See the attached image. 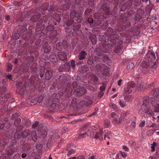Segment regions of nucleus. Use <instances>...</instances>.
<instances>
[{"mask_svg":"<svg viewBox=\"0 0 159 159\" xmlns=\"http://www.w3.org/2000/svg\"><path fill=\"white\" fill-rule=\"evenodd\" d=\"M104 139L105 140H107V139H110V138L109 136L110 134V132L108 131L107 130H104Z\"/></svg>","mask_w":159,"mask_h":159,"instance_id":"nucleus-10","label":"nucleus"},{"mask_svg":"<svg viewBox=\"0 0 159 159\" xmlns=\"http://www.w3.org/2000/svg\"><path fill=\"white\" fill-rule=\"evenodd\" d=\"M157 153H155V155L156 156L155 157H154L153 156H150L149 157V159H158V157L157 156L158 155Z\"/></svg>","mask_w":159,"mask_h":159,"instance_id":"nucleus-26","label":"nucleus"},{"mask_svg":"<svg viewBox=\"0 0 159 159\" xmlns=\"http://www.w3.org/2000/svg\"><path fill=\"white\" fill-rule=\"evenodd\" d=\"M42 101V98H41V99H40V98H39V99L38 100V102L40 103V102Z\"/></svg>","mask_w":159,"mask_h":159,"instance_id":"nucleus-52","label":"nucleus"},{"mask_svg":"<svg viewBox=\"0 0 159 159\" xmlns=\"http://www.w3.org/2000/svg\"><path fill=\"white\" fill-rule=\"evenodd\" d=\"M75 151L73 149H72L70 151H69L67 154L68 156H70L72 154L75 153Z\"/></svg>","mask_w":159,"mask_h":159,"instance_id":"nucleus-31","label":"nucleus"},{"mask_svg":"<svg viewBox=\"0 0 159 159\" xmlns=\"http://www.w3.org/2000/svg\"><path fill=\"white\" fill-rule=\"evenodd\" d=\"M78 159H85V158L84 155H80L78 157Z\"/></svg>","mask_w":159,"mask_h":159,"instance_id":"nucleus-41","label":"nucleus"},{"mask_svg":"<svg viewBox=\"0 0 159 159\" xmlns=\"http://www.w3.org/2000/svg\"><path fill=\"white\" fill-rule=\"evenodd\" d=\"M94 157L93 156H90V157H89V159H94Z\"/></svg>","mask_w":159,"mask_h":159,"instance_id":"nucleus-50","label":"nucleus"},{"mask_svg":"<svg viewBox=\"0 0 159 159\" xmlns=\"http://www.w3.org/2000/svg\"><path fill=\"white\" fill-rule=\"evenodd\" d=\"M110 121L106 119L105 120L104 124L105 125H106L105 126H106V127H107L108 126L110 125Z\"/></svg>","mask_w":159,"mask_h":159,"instance_id":"nucleus-29","label":"nucleus"},{"mask_svg":"<svg viewBox=\"0 0 159 159\" xmlns=\"http://www.w3.org/2000/svg\"><path fill=\"white\" fill-rule=\"evenodd\" d=\"M136 125L135 122L133 121L130 124V126L131 128L134 129Z\"/></svg>","mask_w":159,"mask_h":159,"instance_id":"nucleus-28","label":"nucleus"},{"mask_svg":"<svg viewBox=\"0 0 159 159\" xmlns=\"http://www.w3.org/2000/svg\"><path fill=\"white\" fill-rule=\"evenodd\" d=\"M126 98H128V96H125V100H127L128 101H129V99H127Z\"/></svg>","mask_w":159,"mask_h":159,"instance_id":"nucleus-55","label":"nucleus"},{"mask_svg":"<svg viewBox=\"0 0 159 159\" xmlns=\"http://www.w3.org/2000/svg\"><path fill=\"white\" fill-rule=\"evenodd\" d=\"M143 84L142 83H140L139 85L138 86V90H139L143 88Z\"/></svg>","mask_w":159,"mask_h":159,"instance_id":"nucleus-35","label":"nucleus"},{"mask_svg":"<svg viewBox=\"0 0 159 159\" xmlns=\"http://www.w3.org/2000/svg\"><path fill=\"white\" fill-rule=\"evenodd\" d=\"M104 134V132H103V129L102 128H100L99 129V133H98L96 134L94 136L93 133H89V132L88 131L82 134H80L79 136L78 137V138L80 139L82 138L85 137L86 135L87 136H89L90 137H94V138L96 139H98L101 137H102V135ZM101 139V138L100 139Z\"/></svg>","mask_w":159,"mask_h":159,"instance_id":"nucleus-2","label":"nucleus"},{"mask_svg":"<svg viewBox=\"0 0 159 159\" xmlns=\"http://www.w3.org/2000/svg\"><path fill=\"white\" fill-rule=\"evenodd\" d=\"M12 68V66L11 65H8V70H10Z\"/></svg>","mask_w":159,"mask_h":159,"instance_id":"nucleus-43","label":"nucleus"},{"mask_svg":"<svg viewBox=\"0 0 159 159\" xmlns=\"http://www.w3.org/2000/svg\"><path fill=\"white\" fill-rule=\"evenodd\" d=\"M122 81V80L121 79H120L118 82V85L119 86H120L122 84L121 83Z\"/></svg>","mask_w":159,"mask_h":159,"instance_id":"nucleus-37","label":"nucleus"},{"mask_svg":"<svg viewBox=\"0 0 159 159\" xmlns=\"http://www.w3.org/2000/svg\"><path fill=\"white\" fill-rule=\"evenodd\" d=\"M155 123H153L152 124L150 125V126H148V127L149 128H151V127H154L155 125Z\"/></svg>","mask_w":159,"mask_h":159,"instance_id":"nucleus-45","label":"nucleus"},{"mask_svg":"<svg viewBox=\"0 0 159 159\" xmlns=\"http://www.w3.org/2000/svg\"><path fill=\"white\" fill-rule=\"evenodd\" d=\"M39 123L38 121L36 122L35 123L32 125L33 127L34 128L36 127L38 125Z\"/></svg>","mask_w":159,"mask_h":159,"instance_id":"nucleus-36","label":"nucleus"},{"mask_svg":"<svg viewBox=\"0 0 159 159\" xmlns=\"http://www.w3.org/2000/svg\"><path fill=\"white\" fill-rule=\"evenodd\" d=\"M106 86L105 84H103L102 86H101L100 88V90L102 91H103L105 90V88Z\"/></svg>","mask_w":159,"mask_h":159,"instance_id":"nucleus-25","label":"nucleus"},{"mask_svg":"<svg viewBox=\"0 0 159 159\" xmlns=\"http://www.w3.org/2000/svg\"><path fill=\"white\" fill-rule=\"evenodd\" d=\"M43 74H40L39 75V76L41 78H42L43 77Z\"/></svg>","mask_w":159,"mask_h":159,"instance_id":"nucleus-54","label":"nucleus"},{"mask_svg":"<svg viewBox=\"0 0 159 159\" xmlns=\"http://www.w3.org/2000/svg\"><path fill=\"white\" fill-rule=\"evenodd\" d=\"M92 126L93 127V128H92L93 129V132H94V130L95 129H97L99 127L97 125H93Z\"/></svg>","mask_w":159,"mask_h":159,"instance_id":"nucleus-40","label":"nucleus"},{"mask_svg":"<svg viewBox=\"0 0 159 159\" xmlns=\"http://www.w3.org/2000/svg\"><path fill=\"white\" fill-rule=\"evenodd\" d=\"M21 121V120L20 118H17L14 122V125L16 126H17L20 123Z\"/></svg>","mask_w":159,"mask_h":159,"instance_id":"nucleus-16","label":"nucleus"},{"mask_svg":"<svg viewBox=\"0 0 159 159\" xmlns=\"http://www.w3.org/2000/svg\"><path fill=\"white\" fill-rule=\"evenodd\" d=\"M145 121L143 120L139 124V126L140 127H142L145 126Z\"/></svg>","mask_w":159,"mask_h":159,"instance_id":"nucleus-27","label":"nucleus"},{"mask_svg":"<svg viewBox=\"0 0 159 159\" xmlns=\"http://www.w3.org/2000/svg\"><path fill=\"white\" fill-rule=\"evenodd\" d=\"M96 68L98 71L103 72L105 68V66L103 64H98L96 66Z\"/></svg>","mask_w":159,"mask_h":159,"instance_id":"nucleus-8","label":"nucleus"},{"mask_svg":"<svg viewBox=\"0 0 159 159\" xmlns=\"http://www.w3.org/2000/svg\"><path fill=\"white\" fill-rule=\"evenodd\" d=\"M22 84H23L21 82H18L16 84L17 87L22 86Z\"/></svg>","mask_w":159,"mask_h":159,"instance_id":"nucleus-38","label":"nucleus"},{"mask_svg":"<svg viewBox=\"0 0 159 159\" xmlns=\"http://www.w3.org/2000/svg\"><path fill=\"white\" fill-rule=\"evenodd\" d=\"M157 118L158 119V121H159V116L157 117Z\"/></svg>","mask_w":159,"mask_h":159,"instance_id":"nucleus-62","label":"nucleus"},{"mask_svg":"<svg viewBox=\"0 0 159 159\" xmlns=\"http://www.w3.org/2000/svg\"><path fill=\"white\" fill-rule=\"evenodd\" d=\"M49 159H52V158L51 157H49Z\"/></svg>","mask_w":159,"mask_h":159,"instance_id":"nucleus-59","label":"nucleus"},{"mask_svg":"<svg viewBox=\"0 0 159 159\" xmlns=\"http://www.w3.org/2000/svg\"><path fill=\"white\" fill-rule=\"evenodd\" d=\"M49 72H46L45 73V76L46 80H49L51 78V75H49Z\"/></svg>","mask_w":159,"mask_h":159,"instance_id":"nucleus-20","label":"nucleus"},{"mask_svg":"<svg viewBox=\"0 0 159 159\" xmlns=\"http://www.w3.org/2000/svg\"><path fill=\"white\" fill-rule=\"evenodd\" d=\"M122 148L126 152H129V148L125 145H123L122 146Z\"/></svg>","mask_w":159,"mask_h":159,"instance_id":"nucleus-32","label":"nucleus"},{"mask_svg":"<svg viewBox=\"0 0 159 159\" xmlns=\"http://www.w3.org/2000/svg\"><path fill=\"white\" fill-rule=\"evenodd\" d=\"M90 125V124L89 123H88L85 125L84 127V128H88Z\"/></svg>","mask_w":159,"mask_h":159,"instance_id":"nucleus-42","label":"nucleus"},{"mask_svg":"<svg viewBox=\"0 0 159 159\" xmlns=\"http://www.w3.org/2000/svg\"><path fill=\"white\" fill-rule=\"evenodd\" d=\"M120 154L124 158H125L127 156V154H126L125 152H122L121 151H120Z\"/></svg>","mask_w":159,"mask_h":159,"instance_id":"nucleus-30","label":"nucleus"},{"mask_svg":"<svg viewBox=\"0 0 159 159\" xmlns=\"http://www.w3.org/2000/svg\"><path fill=\"white\" fill-rule=\"evenodd\" d=\"M125 91L126 93H130L132 92V88L127 86V88L125 89Z\"/></svg>","mask_w":159,"mask_h":159,"instance_id":"nucleus-18","label":"nucleus"},{"mask_svg":"<svg viewBox=\"0 0 159 159\" xmlns=\"http://www.w3.org/2000/svg\"><path fill=\"white\" fill-rule=\"evenodd\" d=\"M153 93L152 97L144 99L143 102V105L146 108L144 110L145 113L151 116L154 115V111L159 112V89H155Z\"/></svg>","mask_w":159,"mask_h":159,"instance_id":"nucleus-1","label":"nucleus"},{"mask_svg":"<svg viewBox=\"0 0 159 159\" xmlns=\"http://www.w3.org/2000/svg\"><path fill=\"white\" fill-rule=\"evenodd\" d=\"M50 38H52V39H53L52 37H51V36H50Z\"/></svg>","mask_w":159,"mask_h":159,"instance_id":"nucleus-64","label":"nucleus"},{"mask_svg":"<svg viewBox=\"0 0 159 159\" xmlns=\"http://www.w3.org/2000/svg\"><path fill=\"white\" fill-rule=\"evenodd\" d=\"M117 94H115L112 97V98H116V97H117Z\"/></svg>","mask_w":159,"mask_h":159,"instance_id":"nucleus-51","label":"nucleus"},{"mask_svg":"<svg viewBox=\"0 0 159 159\" xmlns=\"http://www.w3.org/2000/svg\"><path fill=\"white\" fill-rule=\"evenodd\" d=\"M107 144L108 145L109 144V141H108V142H107Z\"/></svg>","mask_w":159,"mask_h":159,"instance_id":"nucleus-57","label":"nucleus"},{"mask_svg":"<svg viewBox=\"0 0 159 159\" xmlns=\"http://www.w3.org/2000/svg\"><path fill=\"white\" fill-rule=\"evenodd\" d=\"M93 57H90L88 59L87 63L89 65H91L93 63Z\"/></svg>","mask_w":159,"mask_h":159,"instance_id":"nucleus-17","label":"nucleus"},{"mask_svg":"<svg viewBox=\"0 0 159 159\" xmlns=\"http://www.w3.org/2000/svg\"><path fill=\"white\" fill-rule=\"evenodd\" d=\"M87 93L86 89L83 87L77 89L74 91L75 94L77 97H80L85 94Z\"/></svg>","mask_w":159,"mask_h":159,"instance_id":"nucleus-3","label":"nucleus"},{"mask_svg":"<svg viewBox=\"0 0 159 159\" xmlns=\"http://www.w3.org/2000/svg\"><path fill=\"white\" fill-rule=\"evenodd\" d=\"M127 86L131 88H133L135 86V84L133 82H131Z\"/></svg>","mask_w":159,"mask_h":159,"instance_id":"nucleus-24","label":"nucleus"},{"mask_svg":"<svg viewBox=\"0 0 159 159\" xmlns=\"http://www.w3.org/2000/svg\"><path fill=\"white\" fill-rule=\"evenodd\" d=\"M129 113L128 112L122 113H121V116H120L119 119L120 120V119L121 117L122 118H124L126 116H127L128 115Z\"/></svg>","mask_w":159,"mask_h":159,"instance_id":"nucleus-23","label":"nucleus"},{"mask_svg":"<svg viewBox=\"0 0 159 159\" xmlns=\"http://www.w3.org/2000/svg\"><path fill=\"white\" fill-rule=\"evenodd\" d=\"M130 24L129 22L128 23V26H130Z\"/></svg>","mask_w":159,"mask_h":159,"instance_id":"nucleus-58","label":"nucleus"},{"mask_svg":"<svg viewBox=\"0 0 159 159\" xmlns=\"http://www.w3.org/2000/svg\"><path fill=\"white\" fill-rule=\"evenodd\" d=\"M39 15H36V16L34 15V16H32L31 18L30 19L32 21L34 22V21H35L37 20H38V19L39 18Z\"/></svg>","mask_w":159,"mask_h":159,"instance_id":"nucleus-14","label":"nucleus"},{"mask_svg":"<svg viewBox=\"0 0 159 159\" xmlns=\"http://www.w3.org/2000/svg\"><path fill=\"white\" fill-rule=\"evenodd\" d=\"M132 144H134V142H132Z\"/></svg>","mask_w":159,"mask_h":159,"instance_id":"nucleus-63","label":"nucleus"},{"mask_svg":"<svg viewBox=\"0 0 159 159\" xmlns=\"http://www.w3.org/2000/svg\"><path fill=\"white\" fill-rule=\"evenodd\" d=\"M93 79L94 81L97 82L98 80V78L96 76L93 77Z\"/></svg>","mask_w":159,"mask_h":159,"instance_id":"nucleus-39","label":"nucleus"},{"mask_svg":"<svg viewBox=\"0 0 159 159\" xmlns=\"http://www.w3.org/2000/svg\"><path fill=\"white\" fill-rule=\"evenodd\" d=\"M4 126V125L3 124H0V129H2Z\"/></svg>","mask_w":159,"mask_h":159,"instance_id":"nucleus-48","label":"nucleus"},{"mask_svg":"<svg viewBox=\"0 0 159 159\" xmlns=\"http://www.w3.org/2000/svg\"><path fill=\"white\" fill-rule=\"evenodd\" d=\"M119 104L120 106L122 107H124L126 105L125 102L123 100H120L119 102Z\"/></svg>","mask_w":159,"mask_h":159,"instance_id":"nucleus-15","label":"nucleus"},{"mask_svg":"<svg viewBox=\"0 0 159 159\" xmlns=\"http://www.w3.org/2000/svg\"><path fill=\"white\" fill-rule=\"evenodd\" d=\"M70 64L72 67H73V69H75V62L74 60H72L70 63Z\"/></svg>","mask_w":159,"mask_h":159,"instance_id":"nucleus-33","label":"nucleus"},{"mask_svg":"<svg viewBox=\"0 0 159 159\" xmlns=\"http://www.w3.org/2000/svg\"><path fill=\"white\" fill-rule=\"evenodd\" d=\"M71 104L72 106L74 107L77 104L76 99L75 98H74L72 99V100L71 101Z\"/></svg>","mask_w":159,"mask_h":159,"instance_id":"nucleus-19","label":"nucleus"},{"mask_svg":"<svg viewBox=\"0 0 159 159\" xmlns=\"http://www.w3.org/2000/svg\"><path fill=\"white\" fill-rule=\"evenodd\" d=\"M109 106L110 107L112 108L115 111H117L118 110L117 106L114 103H110L109 104Z\"/></svg>","mask_w":159,"mask_h":159,"instance_id":"nucleus-11","label":"nucleus"},{"mask_svg":"<svg viewBox=\"0 0 159 159\" xmlns=\"http://www.w3.org/2000/svg\"><path fill=\"white\" fill-rule=\"evenodd\" d=\"M147 57H148L150 59V60L148 59L149 61H153L155 60V55L154 53L152 52H151L150 53H148V54L147 55Z\"/></svg>","mask_w":159,"mask_h":159,"instance_id":"nucleus-9","label":"nucleus"},{"mask_svg":"<svg viewBox=\"0 0 159 159\" xmlns=\"http://www.w3.org/2000/svg\"><path fill=\"white\" fill-rule=\"evenodd\" d=\"M157 146V143L155 142H154L152 144H151V148L152 149L151 151L153 152L155 150V147Z\"/></svg>","mask_w":159,"mask_h":159,"instance_id":"nucleus-13","label":"nucleus"},{"mask_svg":"<svg viewBox=\"0 0 159 159\" xmlns=\"http://www.w3.org/2000/svg\"><path fill=\"white\" fill-rule=\"evenodd\" d=\"M109 116V118H114L113 120V122H115L116 124H117L118 123L117 118L119 117V116L117 115L115 112H112L110 115Z\"/></svg>","mask_w":159,"mask_h":159,"instance_id":"nucleus-5","label":"nucleus"},{"mask_svg":"<svg viewBox=\"0 0 159 159\" xmlns=\"http://www.w3.org/2000/svg\"><path fill=\"white\" fill-rule=\"evenodd\" d=\"M68 159H77L76 157H73L71 158H70Z\"/></svg>","mask_w":159,"mask_h":159,"instance_id":"nucleus-53","label":"nucleus"},{"mask_svg":"<svg viewBox=\"0 0 159 159\" xmlns=\"http://www.w3.org/2000/svg\"><path fill=\"white\" fill-rule=\"evenodd\" d=\"M11 75H8L7 76V78L8 79L10 80H11Z\"/></svg>","mask_w":159,"mask_h":159,"instance_id":"nucleus-49","label":"nucleus"},{"mask_svg":"<svg viewBox=\"0 0 159 159\" xmlns=\"http://www.w3.org/2000/svg\"><path fill=\"white\" fill-rule=\"evenodd\" d=\"M26 156V154L25 153H23L21 155V157L22 158H25Z\"/></svg>","mask_w":159,"mask_h":159,"instance_id":"nucleus-44","label":"nucleus"},{"mask_svg":"<svg viewBox=\"0 0 159 159\" xmlns=\"http://www.w3.org/2000/svg\"><path fill=\"white\" fill-rule=\"evenodd\" d=\"M96 113H97L96 112H93L91 115H89L88 116L89 117H91L92 116H94V115H95L96 114Z\"/></svg>","mask_w":159,"mask_h":159,"instance_id":"nucleus-47","label":"nucleus"},{"mask_svg":"<svg viewBox=\"0 0 159 159\" xmlns=\"http://www.w3.org/2000/svg\"><path fill=\"white\" fill-rule=\"evenodd\" d=\"M41 134L43 136V137L46 136L47 134V132L45 130H43Z\"/></svg>","mask_w":159,"mask_h":159,"instance_id":"nucleus-34","label":"nucleus"},{"mask_svg":"<svg viewBox=\"0 0 159 159\" xmlns=\"http://www.w3.org/2000/svg\"><path fill=\"white\" fill-rule=\"evenodd\" d=\"M56 106V103H53L52 104L50 107V111H53L55 109Z\"/></svg>","mask_w":159,"mask_h":159,"instance_id":"nucleus-22","label":"nucleus"},{"mask_svg":"<svg viewBox=\"0 0 159 159\" xmlns=\"http://www.w3.org/2000/svg\"><path fill=\"white\" fill-rule=\"evenodd\" d=\"M134 67V64L133 62L128 63L127 66V69L129 70H132Z\"/></svg>","mask_w":159,"mask_h":159,"instance_id":"nucleus-12","label":"nucleus"},{"mask_svg":"<svg viewBox=\"0 0 159 159\" xmlns=\"http://www.w3.org/2000/svg\"><path fill=\"white\" fill-rule=\"evenodd\" d=\"M58 56L59 59L62 61H66L67 56L64 53L60 52L58 53Z\"/></svg>","mask_w":159,"mask_h":159,"instance_id":"nucleus-7","label":"nucleus"},{"mask_svg":"<svg viewBox=\"0 0 159 159\" xmlns=\"http://www.w3.org/2000/svg\"><path fill=\"white\" fill-rule=\"evenodd\" d=\"M93 103V101L91 100H88L85 101V105L86 106H89Z\"/></svg>","mask_w":159,"mask_h":159,"instance_id":"nucleus-21","label":"nucleus"},{"mask_svg":"<svg viewBox=\"0 0 159 159\" xmlns=\"http://www.w3.org/2000/svg\"><path fill=\"white\" fill-rule=\"evenodd\" d=\"M5 19L6 20L8 21L10 19V16L8 15H7L6 16Z\"/></svg>","mask_w":159,"mask_h":159,"instance_id":"nucleus-46","label":"nucleus"},{"mask_svg":"<svg viewBox=\"0 0 159 159\" xmlns=\"http://www.w3.org/2000/svg\"><path fill=\"white\" fill-rule=\"evenodd\" d=\"M16 151L17 150L15 148L14 146L12 145L7 150L6 153L8 155H11Z\"/></svg>","mask_w":159,"mask_h":159,"instance_id":"nucleus-4","label":"nucleus"},{"mask_svg":"<svg viewBox=\"0 0 159 159\" xmlns=\"http://www.w3.org/2000/svg\"><path fill=\"white\" fill-rule=\"evenodd\" d=\"M112 90L113 91H115L116 90V89L115 88H112Z\"/></svg>","mask_w":159,"mask_h":159,"instance_id":"nucleus-56","label":"nucleus"},{"mask_svg":"<svg viewBox=\"0 0 159 159\" xmlns=\"http://www.w3.org/2000/svg\"><path fill=\"white\" fill-rule=\"evenodd\" d=\"M87 53L85 51H81L79 54V59L80 60H83L85 59Z\"/></svg>","mask_w":159,"mask_h":159,"instance_id":"nucleus-6","label":"nucleus"},{"mask_svg":"<svg viewBox=\"0 0 159 159\" xmlns=\"http://www.w3.org/2000/svg\"><path fill=\"white\" fill-rule=\"evenodd\" d=\"M159 2V0H156V2Z\"/></svg>","mask_w":159,"mask_h":159,"instance_id":"nucleus-60","label":"nucleus"},{"mask_svg":"<svg viewBox=\"0 0 159 159\" xmlns=\"http://www.w3.org/2000/svg\"><path fill=\"white\" fill-rule=\"evenodd\" d=\"M157 134L159 135V132H157Z\"/></svg>","mask_w":159,"mask_h":159,"instance_id":"nucleus-61","label":"nucleus"}]
</instances>
